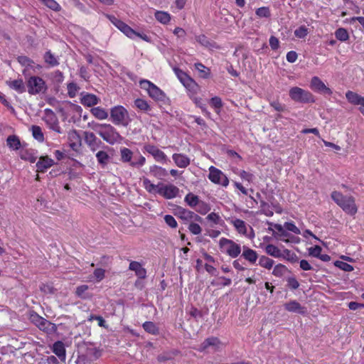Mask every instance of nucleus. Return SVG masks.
Segmentation results:
<instances>
[{
	"label": "nucleus",
	"instance_id": "obj_1",
	"mask_svg": "<svg viewBox=\"0 0 364 364\" xmlns=\"http://www.w3.org/2000/svg\"><path fill=\"white\" fill-rule=\"evenodd\" d=\"M88 126L96 132L104 141L109 144L120 142L123 138L117 129L109 124L89 123Z\"/></svg>",
	"mask_w": 364,
	"mask_h": 364
},
{
	"label": "nucleus",
	"instance_id": "obj_2",
	"mask_svg": "<svg viewBox=\"0 0 364 364\" xmlns=\"http://www.w3.org/2000/svg\"><path fill=\"white\" fill-rule=\"evenodd\" d=\"M332 200L347 214L354 215L358 212L355 198L351 196H344L338 191L331 193Z\"/></svg>",
	"mask_w": 364,
	"mask_h": 364
},
{
	"label": "nucleus",
	"instance_id": "obj_3",
	"mask_svg": "<svg viewBox=\"0 0 364 364\" xmlns=\"http://www.w3.org/2000/svg\"><path fill=\"white\" fill-rule=\"evenodd\" d=\"M219 247L222 252L226 254L231 258H236L238 257L242 250L240 245L225 237L220 239Z\"/></svg>",
	"mask_w": 364,
	"mask_h": 364
},
{
	"label": "nucleus",
	"instance_id": "obj_4",
	"mask_svg": "<svg viewBox=\"0 0 364 364\" xmlns=\"http://www.w3.org/2000/svg\"><path fill=\"white\" fill-rule=\"evenodd\" d=\"M139 85L141 89L147 92L150 97L156 101H164L166 98L165 93L148 80H141Z\"/></svg>",
	"mask_w": 364,
	"mask_h": 364
},
{
	"label": "nucleus",
	"instance_id": "obj_5",
	"mask_svg": "<svg viewBox=\"0 0 364 364\" xmlns=\"http://www.w3.org/2000/svg\"><path fill=\"white\" fill-rule=\"evenodd\" d=\"M289 95L290 98L296 102L305 104L315 102L314 95L309 91L299 87L290 88Z\"/></svg>",
	"mask_w": 364,
	"mask_h": 364
},
{
	"label": "nucleus",
	"instance_id": "obj_6",
	"mask_svg": "<svg viewBox=\"0 0 364 364\" xmlns=\"http://www.w3.org/2000/svg\"><path fill=\"white\" fill-rule=\"evenodd\" d=\"M110 117L114 124L127 126L130 119L127 110L122 106H115L111 109Z\"/></svg>",
	"mask_w": 364,
	"mask_h": 364
},
{
	"label": "nucleus",
	"instance_id": "obj_7",
	"mask_svg": "<svg viewBox=\"0 0 364 364\" xmlns=\"http://www.w3.org/2000/svg\"><path fill=\"white\" fill-rule=\"evenodd\" d=\"M28 92L31 95L43 93L47 90L45 81L40 77L32 76L27 81Z\"/></svg>",
	"mask_w": 364,
	"mask_h": 364
},
{
	"label": "nucleus",
	"instance_id": "obj_8",
	"mask_svg": "<svg viewBox=\"0 0 364 364\" xmlns=\"http://www.w3.org/2000/svg\"><path fill=\"white\" fill-rule=\"evenodd\" d=\"M33 323L42 331L48 335H60L62 333L58 332V328H61L63 326L62 323L56 325L51 323L50 320H32Z\"/></svg>",
	"mask_w": 364,
	"mask_h": 364
},
{
	"label": "nucleus",
	"instance_id": "obj_9",
	"mask_svg": "<svg viewBox=\"0 0 364 364\" xmlns=\"http://www.w3.org/2000/svg\"><path fill=\"white\" fill-rule=\"evenodd\" d=\"M208 178L214 183L220 184L223 186H228L229 180L228 177L218 168L210 166L209 168Z\"/></svg>",
	"mask_w": 364,
	"mask_h": 364
},
{
	"label": "nucleus",
	"instance_id": "obj_10",
	"mask_svg": "<svg viewBox=\"0 0 364 364\" xmlns=\"http://www.w3.org/2000/svg\"><path fill=\"white\" fill-rule=\"evenodd\" d=\"M44 121L47 126L54 132L60 134L62 132L61 128L59 125L58 117L55 113L50 109L46 110V116Z\"/></svg>",
	"mask_w": 364,
	"mask_h": 364
},
{
	"label": "nucleus",
	"instance_id": "obj_11",
	"mask_svg": "<svg viewBox=\"0 0 364 364\" xmlns=\"http://www.w3.org/2000/svg\"><path fill=\"white\" fill-rule=\"evenodd\" d=\"M84 140L92 151H95L103 145L102 141L90 132H84Z\"/></svg>",
	"mask_w": 364,
	"mask_h": 364
},
{
	"label": "nucleus",
	"instance_id": "obj_12",
	"mask_svg": "<svg viewBox=\"0 0 364 364\" xmlns=\"http://www.w3.org/2000/svg\"><path fill=\"white\" fill-rule=\"evenodd\" d=\"M157 193L166 199H171L177 196L179 189L174 185H163L158 188Z\"/></svg>",
	"mask_w": 364,
	"mask_h": 364
},
{
	"label": "nucleus",
	"instance_id": "obj_13",
	"mask_svg": "<svg viewBox=\"0 0 364 364\" xmlns=\"http://www.w3.org/2000/svg\"><path fill=\"white\" fill-rule=\"evenodd\" d=\"M222 346V343L217 337H210L206 338L200 345L198 350L205 351L208 348H212L214 352L218 351Z\"/></svg>",
	"mask_w": 364,
	"mask_h": 364
},
{
	"label": "nucleus",
	"instance_id": "obj_14",
	"mask_svg": "<svg viewBox=\"0 0 364 364\" xmlns=\"http://www.w3.org/2000/svg\"><path fill=\"white\" fill-rule=\"evenodd\" d=\"M310 87L311 90L317 92L328 95L332 94L331 89L326 87L323 82L317 76H314L311 78Z\"/></svg>",
	"mask_w": 364,
	"mask_h": 364
},
{
	"label": "nucleus",
	"instance_id": "obj_15",
	"mask_svg": "<svg viewBox=\"0 0 364 364\" xmlns=\"http://www.w3.org/2000/svg\"><path fill=\"white\" fill-rule=\"evenodd\" d=\"M113 24L129 38H133L139 33L134 31L130 26L115 17L110 18Z\"/></svg>",
	"mask_w": 364,
	"mask_h": 364
},
{
	"label": "nucleus",
	"instance_id": "obj_16",
	"mask_svg": "<svg viewBox=\"0 0 364 364\" xmlns=\"http://www.w3.org/2000/svg\"><path fill=\"white\" fill-rule=\"evenodd\" d=\"M175 74L181 81V82L188 89L193 90L197 86L195 81L191 78L186 73L179 68L173 69Z\"/></svg>",
	"mask_w": 364,
	"mask_h": 364
},
{
	"label": "nucleus",
	"instance_id": "obj_17",
	"mask_svg": "<svg viewBox=\"0 0 364 364\" xmlns=\"http://www.w3.org/2000/svg\"><path fill=\"white\" fill-rule=\"evenodd\" d=\"M145 150L150 154L156 161L161 163H166L168 158L166 155L156 146L147 144L144 146Z\"/></svg>",
	"mask_w": 364,
	"mask_h": 364
},
{
	"label": "nucleus",
	"instance_id": "obj_18",
	"mask_svg": "<svg viewBox=\"0 0 364 364\" xmlns=\"http://www.w3.org/2000/svg\"><path fill=\"white\" fill-rule=\"evenodd\" d=\"M68 137L70 148L75 151L77 150L81 146V137L78 132L75 129L71 130L69 132Z\"/></svg>",
	"mask_w": 364,
	"mask_h": 364
},
{
	"label": "nucleus",
	"instance_id": "obj_19",
	"mask_svg": "<svg viewBox=\"0 0 364 364\" xmlns=\"http://www.w3.org/2000/svg\"><path fill=\"white\" fill-rule=\"evenodd\" d=\"M80 102L82 105L86 107H92L99 103L100 99L93 94L89 93H81Z\"/></svg>",
	"mask_w": 364,
	"mask_h": 364
},
{
	"label": "nucleus",
	"instance_id": "obj_20",
	"mask_svg": "<svg viewBox=\"0 0 364 364\" xmlns=\"http://www.w3.org/2000/svg\"><path fill=\"white\" fill-rule=\"evenodd\" d=\"M54 164V161L48 156H41L36 163L37 170L39 172H44Z\"/></svg>",
	"mask_w": 364,
	"mask_h": 364
},
{
	"label": "nucleus",
	"instance_id": "obj_21",
	"mask_svg": "<svg viewBox=\"0 0 364 364\" xmlns=\"http://www.w3.org/2000/svg\"><path fill=\"white\" fill-rule=\"evenodd\" d=\"M52 350L62 361L65 360L66 350L62 341H58L55 342L53 345Z\"/></svg>",
	"mask_w": 364,
	"mask_h": 364
},
{
	"label": "nucleus",
	"instance_id": "obj_22",
	"mask_svg": "<svg viewBox=\"0 0 364 364\" xmlns=\"http://www.w3.org/2000/svg\"><path fill=\"white\" fill-rule=\"evenodd\" d=\"M242 257L251 264H255L258 258L257 252L247 246L242 247Z\"/></svg>",
	"mask_w": 364,
	"mask_h": 364
},
{
	"label": "nucleus",
	"instance_id": "obj_23",
	"mask_svg": "<svg viewBox=\"0 0 364 364\" xmlns=\"http://www.w3.org/2000/svg\"><path fill=\"white\" fill-rule=\"evenodd\" d=\"M346 97L350 103L354 105H360V107L364 106V97L354 92L348 91L346 93Z\"/></svg>",
	"mask_w": 364,
	"mask_h": 364
},
{
	"label": "nucleus",
	"instance_id": "obj_24",
	"mask_svg": "<svg viewBox=\"0 0 364 364\" xmlns=\"http://www.w3.org/2000/svg\"><path fill=\"white\" fill-rule=\"evenodd\" d=\"M129 269L132 271H134L136 275L140 279H144L146 276V269L138 262H131Z\"/></svg>",
	"mask_w": 364,
	"mask_h": 364
},
{
	"label": "nucleus",
	"instance_id": "obj_25",
	"mask_svg": "<svg viewBox=\"0 0 364 364\" xmlns=\"http://www.w3.org/2000/svg\"><path fill=\"white\" fill-rule=\"evenodd\" d=\"M6 85L18 93L21 94L26 91V87L22 79L8 80L6 81Z\"/></svg>",
	"mask_w": 364,
	"mask_h": 364
},
{
	"label": "nucleus",
	"instance_id": "obj_26",
	"mask_svg": "<svg viewBox=\"0 0 364 364\" xmlns=\"http://www.w3.org/2000/svg\"><path fill=\"white\" fill-rule=\"evenodd\" d=\"M172 158L176 166L180 168H186L190 164L189 158L183 154H173Z\"/></svg>",
	"mask_w": 364,
	"mask_h": 364
},
{
	"label": "nucleus",
	"instance_id": "obj_27",
	"mask_svg": "<svg viewBox=\"0 0 364 364\" xmlns=\"http://www.w3.org/2000/svg\"><path fill=\"white\" fill-rule=\"evenodd\" d=\"M285 309L290 312L302 314L304 312V307L296 301H291L284 304Z\"/></svg>",
	"mask_w": 364,
	"mask_h": 364
},
{
	"label": "nucleus",
	"instance_id": "obj_28",
	"mask_svg": "<svg viewBox=\"0 0 364 364\" xmlns=\"http://www.w3.org/2000/svg\"><path fill=\"white\" fill-rule=\"evenodd\" d=\"M149 171L154 176L159 179H162L168 175V172L165 168L156 165L151 166Z\"/></svg>",
	"mask_w": 364,
	"mask_h": 364
},
{
	"label": "nucleus",
	"instance_id": "obj_29",
	"mask_svg": "<svg viewBox=\"0 0 364 364\" xmlns=\"http://www.w3.org/2000/svg\"><path fill=\"white\" fill-rule=\"evenodd\" d=\"M96 158L98 164L102 167L105 168L110 160V156L109 154L105 151H99L96 154Z\"/></svg>",
	"mask_w": 364,
	"mask_h": 364
},
{
	"label": "nucleus",
	"instance_id": "obj_30",
	"mask_svg": "<svg viewBox=\"0 0 364 364\" xmlns=\"http://www.w3.org/2000/svg\"><path fill=\"white\" fill-rule=\"evenodd\" d=\"M92 114L100 120L105 119L108 117L107 112L100 107H96L91 109Z\"/></svg>",
	"mask_w": 364,
	"mask_h": 364
},
{
	"label": "nucleus",
	"instance_id": "obj_31",
	"mask_svg": "<svg viewBox=\"0 0 364 364\" xmlns=\"http://www.w3.org/2000/svg\"><path fill=\"white\" fill-rule=\"evenodd\" d=\"M232 223L240 234L247 235V226L245 221L240 219H235L232 221Z\"/></svg>",
	"mask_w": 364,
	"mask_h": 364
},
{
	"label": "nucleus",
	"instance_id": "obj_32",
	"mask_svg": "<svg viewBox=\"0 0 364 364\" xmlns=\"http://www.w3.org/2000/svg\"><path fill=\"white\" fill-rule=\"evenodd\" d=\"M33 138L38 142L44 141V135L41 128L37 125H33L31 128Z\"/></svg>",
	"mask_w": 364,
	"mask_h": 364
},
{
	"label": "nucleus",
	"instance_id": "obj_33",
	"mask_svg": "<svg viewBox=\"0 0 364 364\" xmlns=\"http://www.w3.org/2000/svg\"><path fill=\"white\" fill-rule=\"evenodd\" d=\"M154 16L156 19L163 24L168 23L171 20L170 14L165 11H156Z\"/></svg>",
	"mask_w": 364,
	"mask_h": 364
},
{
	"label": "nucleus",
	"instance_id": "obj_34",
	"mask_svg": "<svg viewBox=\"0 0 364 364\" xmlns=\"http://www.w3.org/2000/svg\"><path fill=\"white\" fill-rule=\"evenodd\" d=\"M6 142H7V145L9 146V148H11L12 149L17 150L20 148V146H21L20 140L15 135L9 136L7 138Z\"/></svg>",
	"mask_w": 364,
	"mask_h": 364
},
{
	"label": "nucleus",
	"instance_id": "obj_35",
	"mask_svg": "<svg viewBox=\"0 0 364 364\" xmlns=\"http://www.w3.org/2000/svg\"><path fill=\"white\" fill-rule=\"evenodd\" d=\"M44 60L51 67L57 66L59 64L56 57L50 50L45 53Z\"/></svg>",
	"mask_w": 364,
	"mask_h": 364
},
{
	"label": "nucleus",
	"instance_id": "obj_36",
	"mask_svg": "<svg viewBox=\"0 0 364 364\" xmlns=\"http://www.w3.org/2000/svg\"><path fill=\"white\" fill-rule=\"evenodd\" d=\"M120 156L121 161L122 162H132V159L133 156V152L130 149L125 147L121 149Z\"/></svg>",
	"mask_w": 364,
	"mask_h": 364
},
{
	"label": "nucleus",
	"instance_id": "obj_37",
	"mask_svg": "<svg viewBox=\"0 0 364 364\" xmlns=\"http://www.w3.org/2000/svg\"><path fill=\"white\" fill-rule=\"evenodd\" d=\"M195 68L198 71L200 77L208 78L210 75V70L202 63H198L194 65Z\"/></svg>",
	"mask_w": 364,
	"mask_h": 364
},
{
	"label": "nucleus",
	"instance_id": "obj_38",
	"mask_svg": "<svg viewBox=\"0 0 364 364\" xmlns=\"http://www.w3.org/2000/svg\"><path fill=\"white\" fill-rule=\"evenodd\" d=\"M144 329L153 335H156L159 333V328L156 326V324L152 321H146L143 323Z\"/></svg>",
	"mask_w": 364,
	"mask_h": 364
},
{
	"label": "nucleus",
	"instance_id": "obj_39",
	"mask_svg": "<svg viewBox=\"0 0 364 364\" xmlns=\"http://www.w3.org/2000/svg\"><path fill=\"white\" fill-rule=\"evenodd\" d=\"M134 105L140 110L146 112L151 110V107L149 106L148 102L143 99L138 98L135 100Z\"/></svg>",
	"mask_w": 364,
	"mask_h": 364
},
{
	"label": "nucleus",
	"instance_id": "obj_40",
	"mask_svg": "<svg viewBox=\"0 0 364 364\" xmlns=\"http://www.w3.org/2000/svg\"><path fill=\"white\" fill-rule=\"evenodd\" d=\"M265 251L268 255L274 257H279L282 255L280 250L272 244L267 245L266 246Z\"/></svg>",
	"mask_w": 364,
	"mask_h": 364
},
{
	"label": "nucleus",
	"instance_id": "obj_41",
	"mask_svg": "<svg viewBox=\"0 0 364 364\" xmlns=\"http://www.w3.org/2000/svg\"><path fill=\"white\" fill-rule=\"evenodd\" d=\"M184 200L191 207H196L200 201L198 197L191 193H188Z\"/></svg>",
	"mask_w": 364,
	"mask_h": 364
},
{
	"label": "nucleus",
	"instance_id": "obj_42",
	"mask_svg": "<svg viewBox=\"0 0 364 364\" xmlns=\"http://www.w3.org/2000/svg\"><path fill=\"white\" fill-rule=\"evenodd\" d=\"M336 38L341 41H346L349 38V35L346 29L340 28L335 32Z\"/></svg>",
	"mask_w": 364,
	"mask_h": 364
},
{
	"label": "nucleus",
	"instance_id": "obj_43",
	"mask_svg": "<svg viewBox=\"0 0 364 364\" xmlns=\"http://www.w3.org/2000/svg\"><path fill=\"white\" fill-rule=\"evenodd\" d=\"M143 185H144V187L145 188V189L149 193H151L154 191L157 192L158 188L161 187V184L154 185L148 178L143 179Z\"/></svg>",
	"mask_w": 364,
	"mask_h": 364
},
{
	"label": "nucleus",
	"instance_id": "obj_44",
	"mask_svg": "<svg viewBox=\"0 0 364 364\" xmlns=\"http://www.w3.org/2000/svg\"><path fill=\"white\" fill-rule=\"evenodd\" d=\"M259 264L262 267L270 269L274 265V261L266 256H262L259 259Z\"/></svg>",
	"mask_w": 364,
	"mask_h": 364
},
{
	"label": "nucleus",
	"instance_id": "obj_45",
	"mask_svg": "<svg viewBox=\"0 0 364 364\" xmlns=\"http://www.w3.org/2000/svg\"><path fill=\"white\" fill-rule=\"evenodd\" d=\"M274 228L279 233V236L282 237V240L283 241L286 242H288L289 240L288 239H285V238L288 237L289 236V234L287 232V231L285 229V228L284 227V225L282 226L280 224H275L274 225Z\"/></svg>",
	"mask_w": 364,
	"mask_h": 364
},
{
	"label": "nucleus",
	"instance_id": "obj_46",
	"mask_svg": "<svg viewBox=\"0 0 364 364\" xmlns=\"http://www.w3.org/2000/svg\"><path fill=\"white\" fill-rule=\"evenodd\" d=\"M196 41L205 48H211L213 46V43L205 35L196 36Z\"/></svg>",
	"mask_w": 364,
	"mask_h": 364
},
{
	"label": "nucleus",
	"instance_id": "obj_47",
	"mask_svg": "<svg viewBox=\"0 0 364 364\" xmlns=\"http://www.w3.org/2000/svg\"><path fill=\"white\" fill-rule=\"evenodd\" d=\"M196 206V211L202 215L206 214L210 210V205L203 201L200 200Z\"/></svg>",
	"mask_w": 364,
	"mask_h": 364
},
{
	"label": "nucleus",
	"instance_id": "obj_48",
	"mask_svg": "<svg viewBox=\"0 0 364 364\" xmlns=\"http://www.w3.org/2000/svg\"><path fill=\"white\" fill-rule=\"evenodd\" d=\"M256 14L259 18H268L270 16V11L268 7L263 6L256 10Z\"/></svg>",
	"mask_w": 364,
	"mask_h": 364
},
{
	"label": "nucleus",
	"instance_id": "obj_49",
	"mask_svg": "<svg viewBox=\"0 0 364 364\" xmlns=\"http://www.w3.org/2000/svg\"><path fill=\"white\" fill-rule=\"evenodd\" d=\"M308 33V28L305 26H301L294 31L295 36L299 38L306 37Z\"/></svg>",
	"mask_w": 364,
	"mask_h": 364
},
{
	"label": "nucleus",
	"instance_id": "obj_50",
	"mask_svg": "<svg viewBox=\"0 0 364 364\" xmlns=\"http://www.w3.org/2000/svg\"><path fill=\"white\" fill-rule=\"evenodd\" d=\"M46 6L53 11H59L60 6L55 0H41Z\"/></svg>",
	"mask_w": 364,
	"mask_h": 364
},
{
	"label": "nucleus",
	"instance_id": "obj_51",
	"mask_svg": "<svg viewBox=\"0 0 364 364\" xmlns=\"http://www.w3.org/2000/svg\"><path fill=\"white\" fill-rule=\"evenodd\" d=\"M174 355H176V353L173 352L162 353L157 356V360L159 363H164L167 360H171Z\"/></svg>",
	"mask_w": 364,
	"mask_h": 364
},
{
	"label": "nucleus",
	"instance_id": "obj_52",
	"mask_svg": "<svg viewBox=\"0 0 364 364\" xmlns=\"http://www.w3.org/2000/svg\"><path fill=\"white\" fill-rule=\"evenodd\" d=\"M260 207L262 212L267 216L271 217L273 215V211L270 210L269 205L264 200L260 201Z\"/></svg>",
	"mask_w": 364,
	"mask_h": 364
},
{
	"label": "nucleus",
	"instance_id": "obj_53",
	"mask_svg": "<svg viewBox=\"0 0 364 364\" xmlns=\"http://www.w3.org/2000/svg\"><path fill=\"white\" fill-rule=\"evenodd\" d=\"M335 266L346 272H351L353 270V266L342 261H336Z\"/></svg>",
	"mask_w": 364,
	"mask_h": 364
},
{
	"label": "nucleus",
	"instance_id": "obj_54",
	"mask_svg": "<svg viewBox=\"0 0 364 364\" xmlns=\"http://www.w3.org/2000/svg\"><path fill=\"white\" fill-rule=\"evenodd\" d=\"M78 90L79 87L74 82H70L68 85V93L70 97H74Z\"/></svg>",
	"mask_w": 364,
	"mask_h": 364
},
{
	"label": "nucleus",
	"instance_id": "obj_55",
	"mask_svg": "<svg viewBox=\"0 0 364 364\" xmlns=\"http://www.w3.org/2000/svg\"><path fill=\"white\" fill-rule=\"evenodd\" d=\"M286 270L285 266L279 264L274 267L272 274L276 277H282L285 273Z\"/></svg>",
	"mask_w": 364,
	"mask_h": 364
},
{
	"label": "nucleus",
	"instance_id": "obj_56",
	"mask_svg": "<svg viewBox=\"0 0 364 364\" xmlns=\"http://www.w3.org/2000/svg\"><path fill=\"white\" fill-rule=\"evenodd\" d=\"M179 213L181 218L184 220H191L193 213V211L184 208H181Z\"/></svg>",
	"mask_w": 364,
	"mask_h": 364
},
{
	"label": "nucleus",
	"instance_id": "obj_57",
	"mask_svg": "<svg viewBox=\"0 0 364 364\" xmlns=\"http://www.w3.org/2000/svg\"><path fill=\"white\" fill-rule=\"evenodd\" d=\"M284 227L288 231L292 232L295 234H300V230L291 222H287L284 224Z\"/></svg>",
	"mask_w": 364,
	"mask_h": 364
},
{
	"label": "nucleus",
	"instance_id": "obj_58",
	"mask_svg": "<svg viewBox=\"0 0 364 364\" xmlns=\"http://www.w3.org/2000/svg\"><path fill=\"white\" fill-rule=\"evenodd\" d=\"M166 223L171 228H177L178 223L175 218L171 215H166L164 216Z\"/></svg>",
	"mask_w": 364,
	"mask_h": 364
},
{
	"label": "nucleus",
	"instance_id": "obj_59",
	"mask_svg": "<svg viewBox=\"0 0 364 364\" xmlns=\"http://www.w3.org/2000/svg\"><path fill=\"white\" fill-rule=\"evenodd\" d=\"M322 251V249L320 246L316 245L314 247H311L309 249V253L311 256L314 257H318Z\"/></svg>",
	"mask_w": 364,
	"mask_h": 364
},
{
	"label": "nucleus",
	"instance_id": "obj_60",
	"mask_svg": "<svg viewBox=\"0 0 364 364\" xmlns=\"http://www.w3.org/2000/svg\"><path fill=\"white\" fill-rule=\"evenodd\" d=\"M105 269H103L102 268L96 269L93 272L94 277L95 278L96 281L97 282L102 281L105 277Z\"/></svg>",
	"mask_w": 364,
	"mask_h": 364
},
{
	"label": "nucleus",
	"instance_id": "obj_61",
	"mask_svg": "<svg viewBox=\"0 0 364 364\" xmlns=\"http://www.w3.org/2000/svg\"><path fill=\"white\" fill-rule=\"evenodd\" d=\"M188 230L193 235H199L201 233V231H202L200 226L198 224L194 223H191L189 225Z\"/></svg>",
	"mask_w": 364,
	"mask_h": 364
},
{
	"label": "nucleus",
	"instance_id": "obj_62",
	"mask_svg": "<svg viewBox=\"0 0 364 364\" xmlns=\"http://www.w3.org/2000/svg\"><path fill=\"white\" fill-rule=\"evenodd\" d=\"M237 174L244 180L248 181V182H252V180H253V178H254V176L250 173H248L244 170H242V171H240Z\"/></svg>",
	"mask_w": 364,
	"mask_h": 364
},
{
	"label": "nucleus",
	"instance_id": "obj_63",
	"mask_svg": "<svg viewBox=\"0 0 364 364\" xmlns=\"http://www.w3.org/2000/svg\"><path fill=\"white\" fill-rule=\"evenodd\" d=\"M88 289L87 285H81L77 287L75 293L77 296L85 298L84 294Z\"/></svg>",
	"mask_w": 364,
	"mask_h": 364
},
{
	"label": "nucleus",
	"instance_id": "obj_64",
	"mask_svg": "<svg viewBox=\"0 0 364 364\" xmlns=\"http://www.w3.org/2000/svg\"><path fill=\"white\" fill-rule=\"evenodd\" d=\"M18 62L23 66H30L33 61L26 56H19Z\"/></svg>",
	"mask_w": 364,
	"mask_h": 364
}]
</instances>
